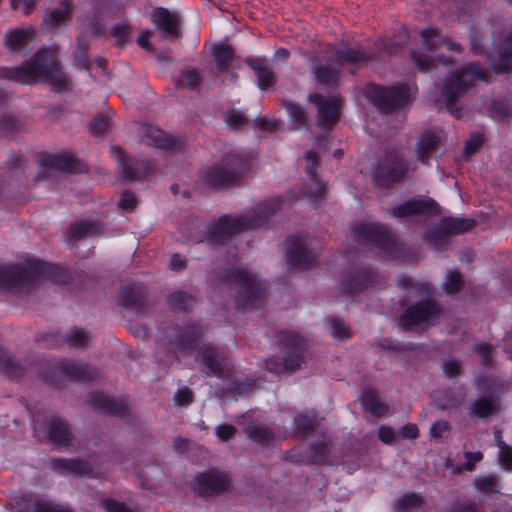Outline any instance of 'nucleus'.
I'll list each match as a JSON object with an SVG mask.
<instances>
[{"label": "nucleus", "mask_w": 512, "mask_h": 512, "mask_svg": "<svg viewBox=\"0 0 512 512\" xmlns=\"http://www.w3.org/2000/svg\"><path fill=\"white\" fill-rule=\"evenodd\" d=\"M0 78L29 85L42 80L60 93L66 91L69 85V80L58 60L57 46L38 50L19 66L0 67Z\"/></svg>", "instance_id": "1"}, {"label": "nucleus", "mask_w": 512, "mask_h": 512, "mask_svg": "<svg viewBox=\"0 0 512 512\" xmlns=\"http://www.w3.org/2000/svg\"><path fill=\"white\" fill-rule=\"evenodd\" d=\"M281 206V198H271L256 204L254 208L239 216L222 215L208 227L201 242H206L210 246L221 245L236 234L262 227L281 209Z\"/></svg>", "instance_id": "2"}, {"label": "nucleus", "mask_w": 512, "mask_h": 512, "mask_svg": "<svg viewBox=\"0 0 512 512\" xmlns=\"http://www.w3.org/2000/svg\"><path fill=\"white\" fill-rule=\"evenodd\" d=\"M39 279L56 284L67 283L69 272L62 266L32 259L25 264L0 266V290L16 293L32 287Z\"/></svg>", "instance_id": "3"}, {"label": "nucleus", "mask_w": 512, "mask_h": 512, "mask_svg": "<svg viewBox=\"0 0 512 512\" xmlns=\"http://www.w3.org/2000/svg\"><path fill=\"white\" fill-rule=\"evenodd\" d=\"M489 71L478 63L470 62L457 68L443 82L442 92L448 111L456 118L460 117L461 110L457 101L473 86L474 81H487Z\"/></svg>", "instance_id": "4"}, {"label": "nucleus", "mask_w": 512, "mask_h": 512, "mask_svg": "<svg viewBox=\"0 0 512 512\" xmlns=\"http://www.w3.org/2000/svg\"><path fill=\"white\" fill-rule=\"evenodd\" d=\"M363 94L383 114L405 109L412 101L410 86L405 82H396L388 86L368 83Z\"/></svg>", "instance_id": "5"}, {"label": "nucleus", "mask_w": 512, "mask_h": 512, "mask_svg": "<svg viewBox=\"0 0 512 512\" xmlns=\"http://www.w3.org/2000/svg\"><path fill=\"white\" fill-rule=\"evenodd\" d=\"M224 282L237 287L235 301L241 309H252L255 303L266 294V286L257 277L243 267L227 268L222 273Z\"/></svg>", "instance_id": "6"}, {"label": "nucleus", "mask_w": 512, "mask_h": 512, "mask_svg": "<svg viewBox=\"0 0 512 512\" xmlns=\"http://www.w3.org/2000/svg\"><path fill=\"white\" fill-rule=\"evenodd\" d=\"M252 160V154L226 153L220 163L206 173L204 182L213 188L229 187L249 171Z\"/></svg>", "instance_id": "7"}, {"label": "nucleus", "mask_w": 512, "mask_h": 512, "mask_svg": "<svg viewBox=\"0 0 512 512\" xmlns=\"http://www.w3.org/2000/svg\"><path fill=\"white\" fill-rule=\"evenodd\" d=\"M278 342L286 349L283 359L273 357L265 362L267 370L272 373L300 369L304 363L306 342L296 332L280 331L277 335Z\"/></svg>", "instance_id": "8"}, {"label": "nucleus", "mask_w": 512, "mask_h": 512, "mask_svg": "<svg viewBox=\"0 0 512 512\" xmlns=\"http://www.w3.org/2000/svg\"><path fill=\"white\" fill-rule=\"evenodd\" d=\"M99 371L86 363H78L70 360H60L41 372L43 382L57 388L60 379L72 382H87L97 379Z\"/></svg>", "instance_id": "9"}, {"label": "nucleus", "mask_w": 512, "mask_h": 512, "mask_svg": "<svg viewBox=\"0 0 512 512\" xmlns=\"http://www.w3.org/2000/svg\"><path fill=\"white\" fill-rule=\"evenodd\" d=\"M351 232L356 242L377 248L387 258L394 257L396 241L384 225L375 222L354 223Z\"/></svg>", "instance_id": "10"}, {"label": "nucleus", "mask_w": 512, "mask_h": 512, "mask_svg": "<svg viewBox=\"0 0 512 512\" xmlns=\"http://www.w3.org/2000/svg\"><path fill=\"white\" fill-rule=\"evenodd\" d=\"M204 334L203 327L196 322L175 323L164 330L169 344L182 354H192L198 350Z\"/></svg>", "instance_id": "11"}, {"label": "nucleus", "mask_w": 512, "mask_h": 512, "mask_svg": "<svg viewBox=\"0 0 512 512\" xmlns=\"http://www.w3.org/2000/svg\"><path fill=\"white\" fill-rule=\"evenodd\" d=\"M408 170L407 162L399 150L387 151L384 159L374 171V182L380 187L389 188L402 182Z\"/></svg>", "instance_id": "12"}, {"label": "nucleus", "mask_w": 512, "mask_h": 512, "mask_svg": "<svg viewBox=\"0 0 512 512\" xmlns=\"http://www.w3.org/2000/svg\"><path fill=\"white\" fill-rule=\"evenodd\" d=\"M442 309L439 303L431 299H422L408 306L399 317V326L409 331L422 323L435 324L439 320Z\"/></svg>", "instance_id": "13"}, {"label": "nucleus", "mask_w": 512, "mask_h": 512, "mask_svg": "<svg viewBox=\"0 0 512 512\" xmlns=\"http://www.w3.org/2000/svg\"><path fill=\"white\" fill-rule=\"evenodd\" d=\"M476 226V221L464 217H443L437 226L426 232L423 239L431 245H442L449 237L463 234Z\"/></svg>", "instance_id": "14"}, {"label": "nucleus", "mask_w": 512, "mask_h": 512, "mask_svg": "<svg viewBox=\"0 0 512 512\" xmlns=\"http://www.w3.org/2000/svg\"><path fill=\"white\" fill-rule=\"evenodd\" d=\"M379 281V274L372 268L361 266L354 267L344 273L339 284L342 295H357L373 286Z\"/></svg>", "instance_id": "15"}, {"label": "nucleus", "mask_w": 512, "mask_h": 512, "mask_svg": "<svg viewBox=\"0 0 512 512\" xmlns=\"http://www.w3.org/2000/svg\"><path fill=\"white\" fill-rule=\"evenodd\" d=\"M308 100L317 106V126L323 131L333 130L340 120L341 98L314 93L308 96Z\"/></svg>", "instance_id": "16"}, {"label": "nucleus", "mask_w": 512, "mask_h": 512, "mask_svg": "<svg viewBox=\"0 0 512 512\" xmlns=\"http://www.w3.org/2000/svg\"><path fill=\"white\" fill-rule=\"evenodd\" d=\"M122 176L125 181L133 182L147 179L155 170V165L149 159L127 157L121 148H112Z\"/></svg>", "instance_id": "17"}, {"label": "nucleus", "mask_w": 512, "mask_h": 512, "mask_svg": "<svg viewBox=\"0 0 512 512\" xmlns=\"http://www.w3.org/2000/svg\"><path fill=\"white\" fill-rule=\"evenodd\" d=\"M285 257L290 270H306L314 265L317 255L307 248L301 235H291L286 239Z\"/></svg>", "instance_id": "18"}, {"label": "nucleus", "mask_w": 512, "mask_h": 512, "mask_svg": "<svg viewBox=\"0 0 512 512\" xmlns=\"http://www.w3.org/2000/svg\"><path fill=\"white\" fill-rule=\"evenodd\" d=\"M438 213V203L429 197H412L398 205L393 206L390 210V216L399 219L419 216L429 218L437 215Z\"/></svg>", "instance_id": "19"}, {"label": "nucleus", "mask_w": 512, "mask_h": 512, "mask_svg": "<svg viewBox=\"0 0 512 512\" xmlns=\"http://www.w3.org/2000/svg\"><path fill=\"white\" fill-rule=\"evenodd\" d=\"M230 486V479L215 470L199 473L193 481V491L200 497H211L219 495Z\"/></svg>", "instance_id": "20"}, {"label": "nucleus", "mask_w": 512, "mask_h": 512, "mask_svg": "<svg viewBox=\"0 0 512 512\" xmlns=\"http://www.w3.org/2000/svg\"><path fill=\"white\" fill-rule=\"evenodd\" d=\"M117 303L119 306L137 314H146L149 307L146 287L141 283L124 285L117 294Z\"/></svg>", "instance_id": "21"}, {"label": "nucleus", "mask_w": 512, "mask_h": 512, "mask_svg": "<svg viewBox=\"0 0 512 512\" xmlns=\"http://www.w3.org/2000/svg\"><path fill=\"white\" fill-rule=\"evenodd\" d=\"M307 166L305 172L310 179V183L302 188V194L307 196L314 207L326 198V184L318 178L316 170L318 166V155L315 151H308L305 155Z\"/></svg>", "instance_id": "22"}, {"label": "nucleus", "mask_w": 512, "mask_h": 512, "mask_svg": "<svg viewBox=\"0 0 512 512\" xmlns=\"http://www.w3.org/2000/svg\"><path fill=\"white\" fill-rule=\"evenodd\" d=\"M141 142L165 151L180 152L184 147L180 138L172 137L160 128L148 124L141 127Z\"/></svg>", "instance_id": "23"}, {"label": "nucleus", "mask_w": 512, "mask_h": 512, "mask_svg": "<svg viewBox=\"0 0 512 512\" xmlns=\"http://www.w3.org/2000/svg\"><path fill=\"white\" fill-rule=\"evenodd\" d=\"M328 52L332 54L334 62L339 66L350 65L360 68L367 65L374 59L373 53L360 47H350L347 45L341 47H329Z\"/></svg>", "instance_id": "24"}, {"label": "nucleus", "mask_w": 512, "mask_h": 512, "mask_svg": "<svg viewBox=\"0 0 512 512\" xmlns=\"http://www.w3.org/2000/svg\"><path fill=\"white\" fill-rule=\"evenodd\" d=\"M88 402L96 412L103 415L124 417L129 411L126 402L103 392L90 393Z\"/></svg>", "instance_id": "25"}, {"label": "nucleus", "mask_w": 512, "mask_h": 512, "mask_svg": "<svg viewBox=\"0 0 512 512\" xmlns=\"http://www.w3.org/2000/svg\"><path fill=\"white\" fill-rule=\"evenodd\" d=\"M330 454L328 443L325 441H317L311 443L307 451L302 454L298 449H292L285 452L284 458L293 463L308 462L311 464L325 463Z\"/></svg>", "instance_id": "26"}, {"label": "nucleus", "mask_w": 512, "mask_h": 512, "mask_svg": "<svg viewBox=\"0 0 512 512\" xmlns=\"http://www.w3.org/2000/svg\"><path fill=\"white\" fill-rule=\"evenodd\" d=\"M50 468L63 476L92 477L93 475V467L81 458H53L50 460Z\"/></svg>", "instance_id": "27"}, {"label": "nucleus", "mask_w": 512, "mask_h": 512, "mask_svg": "<svg viewBox=\"0 0 512 512\" xmlns=\"http://www.w3.org/2000/svg\"><path fill=\"white\" fill-rule=\"evenodd\" d=\"M42 169L56 170L66 173H75L80 170V162L68 152L57 154L43 153L40 158Z\"/></svg>", "instance_id": "28"}, {"label": "nucleus", "mask_w": 512, "mask_h": 512, "mask_svg": "<svg viewBox=\"0 0 512 512\" xmlns=\"http://www.w3.org/2000/svg\"><path fill=\"white\" fill-rule=\"evenodd\" d=\"M245 64L254 71L257 78V86L260 90H267L276 83V75L270 69L269 61L265 57H249Z\"/></svg>", "instance_id": "29"}, {"label": "nucleus", "mask_w": 512, "mask_h": 512, "mask_svg": "<svg viewBox=\"0 0 512 512\" xmlns=\"http://www.w3.org/2000/svg\"><path fill=\"white\" fill-rule=\"evenodd\" d=\"M440 142V137L436 133L431 131L424 132L415 147L416 159L420 163L428 165L432 159L437 157Z\"/></svg>", "instance_id": "30"}, {"label": "nucleus", "mask_w": 512, "mask_h": 512, "mask_svg": "<svg viewBox=\"0 0 512 512\" xmlns=\"http://www.w3.org/2000/svg\"><path fill=\"white\" fill-rule=\"evenodd\" d=\"M47 438L57 447H68L72 441L69 424L60 417L52 418L47 424Z\"/></svg>", "instance_id": "31"}, {"label": "nucleus", "mask_w": 512, "mask_h": 512, "mask_svg": "<svg viewBox=\"0 0 512 512\" xmlns=\"http://www.w3.org/2000/svg\"><path fill=\"white\" fill-rule=\"evenodd\" d=\"M75 7L71 0H62L59 7L50 11L44 18L43 26L52 31H58L71 18Z\"/></svg>", "instance_id": "32"}, {"label": "nucleus", "mask_w": 512, "mask_h": 512, "mask_svg": "<svg viewBox=\"0 0 512 512\" xmlns=\"http://www.w3.org/2000/svg\"><path fill=\"white\" fill-rule=\"evenodd\" d=\"M101 233V226L95 221H80L71 223L65 232L66 241L74 243L87 237Z\"/></svg>", "instance_id": "33"}, {"label": "nucleus", "mask_w": 512, "mask_h": 512, "mask_svg": "<svg viewBox=\"0 0 512 512\" xmlns=\"http://www.w3.org/2000/svg\"><path fill=\"white\" fill-rule=\"evenodd\" d=\"M151 20L165 34L174 37L181 35L176 15L172 14L167 8L158 7L154 9Z\"/></svg>", "instance_id": "34"}, {"label": "nucleus", "mask_w": 512, "mask_h": 512, "mask_svg": "<svg viewBox=\"0 0 512 512\" xmlns=\"http://www.w3.org/2000/svg\"><path fill=\"white\" fill-rule=\"evenodd\" d=\"M315 81L320 85L337 87L340 82V70L330 64L316 63L311 68Z\"/></svg>", "instance_id": "35"}, {"label": "nucleus", "mask_w": 512, "mask_h": 512, "mask_svg": "<svg viewBox=\"0 0 512 512\" xmlns=\"http://www.w3.org/2000/svg\"><path fill=\"white\" fill-rule=\"evenodd\" d=\"M500 407V398L497 395L478 397L470 407V414L478 418H487L495 414Z\"/></svg>", "instance_id": "36"}, {"label": "nucleus", "mask_w": 512, "mask_h": 512, "mask_svg": "<svg viewBox=\"0 0 512 512\" xmlns=\"http://www.w3.org/2000/svg\"><path fill=\"white\" fill-rule=\"evenodd\" d=\"M360 403L363 408L370 412L374 417H383L389 411V407L379 400L375 388H367L363 390L360 396Z\"/></svg>", "instance_id": "37"}, {"label": "nucleus", "mask_w": 512, "mask_h": 512, "mask_svg": "<svg viewBox=\"0 0 512 512\" xmlns=\"http://www.w3.org/2000/svg\"><path fill=\"white\" fill-rule=\"evenodd\" d=\"M491 65L497 74L512 71V31L500 46L498 60L493 61Z\"/></svg>", "instance_id": "38"}, {"label": "nucleus", "mask_w": 512, "mask_h": 512, "mask_svg": "<svg viewBox=\"0 0 512 512\" xmlns=\"http://www.w3.org/2000/svg\"><path fill=\"white\" fill-rule=\"evenodd\" d=\"M36 34L35 28L27 27L25 29H15L5 36V46L11 52L20 51L28 42L34 38Z\"/></svg>", "instance_id": "39"}, {"label": "nucleus", "mask_w": 512, "mask_h": 512, "mask_svg": "<svg viewBox=\"0 0 512 512\" xmlns=\"http://www.w3.org/2000/svg\"><path fill=\"white\" fill-rule=\"evenodd\" d=\"M223 360L224 358L215 347L211 345H205L203 347L202 362L208 368L209 372L217 378L223 377Z\"/></svg>", "instance_id": "40"}, {"label": "nucleus", "mask_w": 512, "mask_h": 512, "mask_svg": "<svg viewBox=\"0 0 512 512\" xmlns=\"http://www.w3.org/2000/svg\"><path fill=\"white\" fill-rule=\"evenodd\" d=\"M212 53L217 70L221 73L227 72L235 59L231 45L218 43L214 45Z\"/></svg>", "instance_id": "41"}, {"label": "nucleus", "mask_w": 512, "mask_h": 512, "mask_svg": "<svg viewBox=\"0 0 512 512\" xmlns=\"http://www.w3.org/2000/svg\"><path fill=\"white\" fill-rule=\"evenodd\" d=\"M297 434L303 438L311 437L318 428V419L315 412H304L294 418Z\"/></svg>", "instance_id": "42"}, {"label": "nucleus", "mask_w": 512, "mask_h": 512, "mask_svg": "<svg viewBox=\"0 0 512 512\" xmlns=\"http://www.w3.org/2000/svg\"><path fill=\"white\" fill-rule=\"evenodd\" d=\"M26 370V365L9 357L3 347L0 346V373L9 378L21 376Z\"/></svg>", "instance_id": "43"}, {"label": "nucleus", "mask_w": 512, "mask_h": 512, "mask_svg": "<svg viewBox=\"0 0 512 512\" xmlns=\"http://www.w3.org/2000/svg\"><path fill=\"white\" fill-rule=\"evenodd\" d=\"M425 503L422 495L415 492H407L393 502V509L396 512H410Z\"/></svg>", "instance_id": "44"}, {"label": "nucleus", "mask_w": 512, "mask_h": 512, "mask_svg": "<svg viewBox=\"0 0 512 512\" xmlns=\"http://www.w3.org/2000/svg\"><path fill=\"white\" fill-rule=\"evenodd\" d=\"M500 480L498 475L481 476L474 479L473 486L478 492L485 495L498 494L501 492Z\"/></svg>", "instance_id": "45"}, {"label": "nucleus", "mask_w": 512, "mask_h": 512, "mask_svg": "<svg viewBox=\"0 0 512 512\" xmlns=\"http://www.w3.org/2000/svg\"><path fill=\"white\" fill-rule=\"evenodd\" d=\"M246 433L249 439L262 446H269L275 440L272 429L263 425L249 426Z\"/></svg>", "instance_id": "46"}, {"label": "nucleus", "mask_w": 512, "mask_h": 512, "mask_svg": "<svg viewBox=\"0 0 512 512\" xmlns=\"http://www.w3.org/2000/svg\"><path fill=\"white\" fill-rule=\"evenodd\" d=\"M195 298L183 291H176L169 295L167 303L168 305L176 310L183 312H189L195 305Z\"/></svg>", "instance_id": "47"}, {"label": "nucleus", "mask_w": 512, "mask_h": 512, "mask_svg": "<svg viewBox=\"0 0 512 512\" xmlns=\"http://www.w3.org/2000/svg\"><path fill=\"white\" fill-rule=\"evenodd\" d=\"M423 45L429 52H436L444 46V38L435 28H425L420 33Z\"/></svg>", "instance_id": "48"}, {"label": "nucleus", "mask_w": 512, "mask_h": 512, "mask_svg": "<svg viewBox=\"0 0 512 512\" xmlns=\"http://www.w3.org/2000/svg\"><path fill=\"white\" fill-rule=\"evenodd\" d=\"M64 341L72 348H84L87 346L89 336L84 329L74 327L65 335Z\"/></svg>", "instance_id": "49"}, {"label": "nucleus", "mask_w": 512, "mask_h": 512, "mask_svg": "<svg viewBox=\"0 0 512 512\" xmlns=\"http://www.w3.org/2000/svg\"><path fill=\"white\" fill-rule=\"evenodd\" d=\"M285 109L289 115V118L293 123H296L300 126L307 125V114L305 109L297 102L288 101L285 102Z\"/></svg>", "instance_id": "50"}, {"label": "nucleus", "mask_w": 512, "mask_h": 512, "mask_svg": "<svg viewBox=\"0 0 512 512\" xmlns=\"http://www.w3.org/2000/svg\"><path fill=\"white\" fill-rule=\"evenodd\" d=\"M23 512H74L71 508L61 504H53L51 502L36 499L30 509Z\"/></svg>", "instance_id": "51"}, {"label": "nucleus", "mask_w": 512, "mask_h": 512, "mask_svg": "<svg viewBox=\"0 0 512 512\" xmlns=\"http://www.w3.org/2000/svg\"><path fill=\"white\" fill-rule=\"evenodd\" d=\"M499 448L498 463L503 470L512 472V446L508 445L504 440L497 441Z\"/></svg>", "instance_id": "52"}, {"label": "nucleus", "mask_w": 512, "mask_h": 512, "mask_svg": "<svg viewBox=\"0 0 512 512\" xmlns=\"http://www.w3.org/2000/svg\"><path fill=\"white\" fill-rule=\"evenodd\" d=\"M464 286L462 274L459 271H449L444 283V291L453 295L458 293Z\"/></svg>", "instance_id": "53"}, {"label": "nucleus", "mask_w": 512, "mask_h": 512, "mask_svg": "<svg viewBox=\"0 0 512 512\" xmlns=\"http://www.w3.org/2000/svg\"><path fill=\"white\" fill-rule=\"evenodd\" d=\"M254 382L251 380H234L228 384L226 393L231 396H245L254 389Z\"/></svg>", "instance_id": "54"}, {"label": "nucleus", "mask_w": 512, "mask_h": 512, "mask_svg": "<svg viewBox=\"0 0 512 512\" xmlns=\"http://www.w3.org/2000/svg\"><path fill=\"white\" fill-rule=\"evenodd\" d=\"M110 128V119L104 114L96 115L89 124V130L94 136L104 135Z\"/></svg>", "instance_id": "55"}, {"label": "nucleus", "mask_w": 512, "mask_h": 512, "mask_svg": "<svg viewBox=\"0 0 512 512\" xmlns=\"http://www.w3.org/2000/svg\"><path fill=\"white\" fill-rule=\"evenodd\" d=\"M130 33V26L126 23H117L110 31L111 36L116 39L117 45L120 47H124L129 43Z\"/></svg>", "instance_id": "56"}, {"label": "nucleus", "mask_w": 512, "mask_h": 512, "mask_svg": "<svg viewBox=\"0 0 512 512\" xmlns=\"http://www.w3.org/2000/svg\"><path fill=\"white\" fill-rule=\"evenodd\" d=\"M201 82L202 77L195 68H187L181 72V79L179 80L180 85L195 89L200 86Z\"/></svg>", "instance_id": "57"}, {"label": "nucleus", "mask_w": 512, "mask_h": 512, "mask_svg": "<svg viewBox=\"0 0 512 512\" xmlns=\"http://www.w3.org/2000/svg\"><path fill=\"white\" fill-rule=\"evenodd\" d=\"M480 0H445L450 12L454 15L466 14Z\"/></svg>", "instance_id": "58"}, {"label": "nucleus", "mask_w": 512, "mask_h": 512, "mask_svg": "<svg viewBox=\"0 0 512 512\" xmlns=\"http://www.w3.org/2000/svg\"><path fill=\"white\" fill-rule=\"evenodd\" d=\"M474 384L476 386L477 391L483 396L486 395H495L494 388L496 385V381L487 375H479L475 378Z\"/></svg>", "instance_id": "59"}, {"label": "nucleus", "mask_w": 512, "mask_h": 512, "mask_svg": "<svg viewBox=\"0 0 512 512\" xmlns=\"http://www.w3.org/2000/svg\"><path fill=\"white\" fill-rule=\"evenodd\" d=\"M225 122L232 130H239L248 120L240 110L231 109L225 114Z\"/></svg>", "instance_id": "60"}, {"label": "nucleus", "mask_w": 512, "mask_h": 512, "mask_svg": "<svg viewBox=\"0 0 512 512\" xmlns=\"http://www.w3.org/2000/svg\"><path fill=\"white\" fill-rule=\"evenodd\" d=\"M411 59L415 67L422 72H429L436 67L434 59L428 57L423 53H411Z\"/></svg>", "instance_id": "61"}, {"label": "nucleus", "mask_w": 512, "mask_h": 512, "mask_svg": "<svg viewBox=\"0 0 512 512\" xmlns=\"http://www.w3.org/2000/svg\"><path fill=\"white\" fill-rule=\"evenodd\" d=\"M484 138L482 134L473 133L470 135L469 139L465 143L464 147V156L465 158H469L473 154H475L479 148L483 145Z\"/></svg>", "instance_id": "62"}, {"label": "nucleus", "mask_w": 512, "mask_h": 512, "mask_svg": "<svg viewBox=\"0 0 512 512\" xmlns=\"http://www.w3.org/2000/svg\"><path fill=\"white\" fill-rule=\"evenodd\" d=\"M101 506L106 512H135L126 506L124 502L116 501L112 498L101 499Z\"/></svg>", "instance_id": "63"}, {"label": "nucleus", "mask_w": 512, "mask_h": 512, "mask_svg": "<svg viewBox=\"0 0 512 512\" xmlns=\"http://www.w3.org/2000/svg\"><path fill=\"white\" fill-rule=\"evenodd\" d=\"M331 335L336 339L350 338L349 327L342 321L337 319L331 320Z\"/></svg>", "instance_id": "64"}]
</instances>
